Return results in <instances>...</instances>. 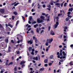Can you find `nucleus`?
Returning a JSON list of instances; mask_svg holds the SVG:
<instances>
[{
	"label": "nucleus",
	"instance_id": "nucleus-1",
	"mask_svg": "<svg viewBox=\"0 0 73 73\" xmlns=\"http://www.w3.org/2000/svg\"><path fill=\"white\" fill-rule=\"evenodd\" d=\"M53 40V38L47 39V40L46 42H48V41L49 43H51Z\"/></svg>",
	"mask_w": 73,
	"mask_h": 73
},
{
	"label": "nucleus",
	"instance_id": "nucleus-2",
	"mask_svg": "<svg viewBox=\"0 0 73 73\" xmlns=\"http://www.w3.org/2000/svg\"><path fill=\"white\" fill-rule=\"evenodd\" d=\"M50 35L53 36L55 35V34L54 33V32L52 30H51L50 32Z\"/></svg>",
	"mask_w": 73,
	"mask_h": 73
},
{
	"label": "nucleus",
	"instance_id": "nucleus-3",
	"mask_svg": "<svg viewBox=\"0 0 73 73\" xmlns=\"http://www.w3.org/2000/svg\"><path fill=\"white\" fill-rule=\"evenodd\" d=\"M37 23H42L43 22V21L42 20H40L38 19H37Z\"/></svg>",
	"mask_w": 73,
	"mask_h": 73
},
{
	"label": "nucleus",
	"instance_id": "nucleus-4",
	"mask_svg": "<svg viewBox=\"0 0 73 73\" xmlns=\"http://www.w3.org/2000/svg\"><path fill=\"white\" fill-rule=\"evenodd\" d=\"M0 12L2 14L4 13L5 12V10L4 9H0Z\"/></svg>",
	"mask_w": 73,
	"mask_h": 73
},
{
	"label": "nucleus",
	"instance_id": "nucleus-5",
	"mask_svg": "<svg viewBox=\"0 0 73 73\" xmlns=\"http://www.w3.org/2000/svg\"><path fill=\"white\" fill-rule=\"evenodd\" d=\"M33 39L34 40H35V42L36 43H37V42H38V40L35 37V36H33Z\"/></svg>",
	"mask_w": 73,
	"mask_h": 73
},
{
	"label": "nucleus",
	"instance_id": "nucleus-6",
	"mask_svg": "<svg viewBox=\"0 0 73 73\" xmlns=\"http://www.w3.org/2000/svg\"><path fill=\"white\" fill-rule=\"evenodd\" d=\"M40 18H41V20L43 21L45 20V17L43 16H41Z\"/></svg>",
	"mask_w": 73,
	"mask_h": 73
},
{
	"label": "nucleus",
	"instance_id": "nucleus-7",
	"mask_svg": "<svg viewBox=\"0 0 73 73\" xmlns=\"http://www.w3.org/2000/svg\"><path fill=\"white\" fill-rule=\"evenodd\" d=\"M50 45H49L48 47H46V51L48 52V50H49V49L50 48Z\"/></svg>",
	"mask_w": 73,
	"mask_h": 73
},
{
	"label": "nucleus",
	"instance_id": "nucleus-8",
	"mask_svg": "<svg viewBox=\"0 0 73 73\" xmlns=\"http://www.w3.org/2000/svg\"><path fill=\"white\" fill-rule=\"evenodd\" d=\"M50 15H49V17H46V21H50Z\"/></svg>",
	"mask_w": 73,
	"mask_h": 73
},
{
	"label": "nucleus",
	"instance_id": "nucleus-9",
	"mask_svg": "<svg viewBox=\"0 0 73 73\" xmlns=\"http://www.w3.org/2000/svg\"><path fill=\"white\" fill-rule=\"evenodd\" d=\"M56 5H58L57 7H60V3H57L55 4Z\"/></svg>",
	"mask_w": 73,
	"mask_h": 73
},
{
	"label": "nucleus",
	"instance_id": "nucleus-10",
	"mask_svg": "<svg viewBox=\"0 0 73 73\" xmlns=\"http://www.w3.org/2000/svg\"><path fill=\"white\" fill-rule=\"evenodd\" d=\"M33 59L35 60H38V57L37 56H36V58L35 57H33Z\"/></svg>",
	"mask_w": 73,
	"mask_h": 73
},
{
	"label": "nucleus",
	"instance_id": "nucleus-11",
	"mask_svg": "<svg viewBox=\"0 0 73 73\" xmlns=\"http://www.w3.org/2000/svg\"><path fill=\"white\" fill-rule=\"evenodd\" d=\"M28 44L30 43L31 44H32L33 43V42L32 41V40H30L28 41Z\"/></svg>",
	"mask_w": 73,
	"mask_h": 73
},
{
	"label": "nucleus",
	"instance_id": "nucleus-12",
	"mask_svg": "<svg viewBox=\"0 0 73 73\" xmlns=\"http://www.w3.org/2000/svg\"><path fill=\"white\" fill-rule=\"evenodd\" d=\"M32 49V47H30L28 49L29 52H31Z\"/></svg>",
	"mask_w": 73,
	"mask_h": 73
},
{
	"label": "nucleus",
	"instance_id": "nucleus-13",
	"mask_svg": "<svg viewBox=\"0 0 73 73\" xmlns=\"http://www.w3.org/2000/svg\"><path fill=\"white\" fill-rule=\"evenodd\" d=\"M25 62L23 60L20 63V65H22L23 64H25Z\"/></svg>",
	"mask_w": 73,
	"mask_h": 73
},
{
	"label": "nucleus",
	"instance_id": "nucleus-14",
	"mask_svg": "<svg viewBox=\"0 0 73 73\" xmlns=\"http://www.w3.org/2000/svg\"><path fill=\"white\" fill-rule=\"evenodd\" d=\"M32 19V16H30L29 18V21H31Z\"/></svg>",
	"mask_w": 73,
	"mask_h": 73
},
{
	"label": "nucleus",
	"instance_id": "nucleus-15",
	"mask_svg": "<svg viewBox=\"0 0 73 73\" xmlns=\"http://www.w3.org/2000/svg\"><path fill=\"white\" fill-rule=\"evenodd\" d=\"M11 47H10V46H9L8 51L9 52L11 51Z\"/></svg>",
	"mask_w": 73,
	"mask_h": 73
},
{
	"label": "nucleus",
	"instance_id": "nucleus-16",
	"mask_svg": "<svg viewBox=\"0 0 73 73\" xmlns=\"http://www.w3.org/2000/svg\"><path fill=\"white\" fill-rule=\"evenodd\" d=\"M44 70V68H42L40 69L39 70V71H42Z\"/></svg>",
	"mask_w": 73,
	"mask_h": 73
},
{
	"label": "nucleus",
	"instance_id": "nucleus-17",
	"mask_svg": "<svg viewBox=\"0 0 73 73\" xmlns=\"http://www.w3.org/2000/svg\"><path fill=\"white\" fill-rule=\"evenodd\" d=\"M73 10V9L72 8H71L70 9H69L68 11H71V12H72Z\"/></svg>",
	"mask_w": 73,
	"mask_h": 73
},
{
	"label": "nucleus",
	"instance_id": "nucleus-18",
	"mask_svg": "<svg viewBox=\"0 0 73 73\" xmlns=\"http://www.w3.org/2000/svg\"><path fill=\"white\" fill-rule=\"evenodd\" d=\"M37 27H38V25L37 24L34 25V27L35 28H36Z\"/></svg>",
	"mask_w": 73,
	"mask_h": 73
},
{
	"label": "nucleus",
	"instance_id": "nucleus-19",
	"mask_svg": "<svg viewBox=\"0 0 73 73\" xmlns=\"http://www.w3.org/2000/svg\"><path fill=\"white\" fill-rule=\"evenodd\" d=\"M56 22H58L59 21V18L58 17H56Z\"/></svg>",
	"mask_w": 73,
	"mask_h": 73
},
{
	"label": "nucleus",
	"instance_id": "nucleus-20",
	"mask_svg": "<svg viewBox=\"0 0 73 73\" xmlns=\"http://www.w3.org/2000/svg\"><path fill=\"white\" fill-rule=\"evenodd\" d=\"M13 13L15 15H17V12L15 11L13 12Z\"/></svg>",
	"mask_w": 73,
	"mask_h": 73
},
{
	"label": "nucleus",
	"instance_id": "nucleus-21",
	"mask_svg": "<svg viewBox=\"0 0 73 73\" xmlns=\"http://www.w3.org/2000/svg\"><path fill=\"white\" fill-rule=\"evenodd\" d=\"M19 23V21H17V23L16 24V26H17L18 25Z\"/></svg>",
	"mask_w": 73,
	"mask_h": 73
},
{
	"label": "nucleus",
	"instance_id": "nucleus-22",
	"mask_svg": "<svg viewBox=\"0 0 73 73\" xmlns=\"http://www.w3.org/2000/svg\"><path fill=\"white\" fill-rule=\"evenodd\" d=\"M36 32L37 33H39V29L38 28H37L36 29Z\"/></svg>",
	"mask_w": 73,
	"mask_h": 73
},
{
	"label": "nucleus",
	"instance_id": "nucleus-23",
	"mask_svg": "<svg viewBox=\"0 0 73 73\" xmlns=\"http://www.w3.org/2000/svg\"><path fill=\"white\" fill-rule=\"evenodd\" d=\"M65 2V1L63 2L61 4V6L62 7H63V3Z\"/></svg>",
	"mask_w": 73,
	"mask_h": 73
},
{
	"label": "nucleus",
	"instance_id": "nucleus-24",
	"mask_svg": "<svg viewBox=\"0 0 73 73\" xmlns=\"http://www.w3.org/2000/svg\"><path fill=\"white\" fill-rule=\"evenodd\" d=\"M69 17H67L66 18V21H69Z\"/></svg>",
	"mask_w": 73,
	"mask_h": 73
},
{
	"label": "nucleus",
	"instance_id": "nucleus-25",
	"mask_svg": "<svg viewBox=\"0 0 73 73\" xmlns=\"http://www.w3.org/2000/svg\"><path fill=\"white\" fill-rule=\"evenodd\" d=\"M62 13H60L59 14H58V17L62 16Z\"/></svg>",
	"mask_w": 73,
	"mask_h": 73
},
{
	"label": "nucleus",
	"instance_id": "nucleus-26",
	"mask_svg": "<svg viewBox=\"0 0 73 73\" xmlns=\"http://www.w3.org/2000/svg\"><path fill=\"white\" fill-rule=\"evenodd\" d=\"M17 67H15L14 68V70L15 71V72H16L17 71Z\"/></svg>",
	"mask_w": 73,
	"mask_h": 73
},
{
	"label": "nucleus",
	"instance_id": "nucleus-27",
	"mask_svg": "<svg viewBox=\"0 0 73 73\" xmlns=\"http://www.w3.org/2000/svg\"><path fill=\"white\" fill-rule=\"evenodd\" d=\"M5 42L7 43H8V39H5Z\"/></svg>",
	"mask_w": 73,
	"mask_h": 73
},
{
	"label": "nucleus",
	"instance_id": "nucleus-28",
	"mask_svg": "<svg viewBox=\"0 0 73 73\" xmlns=\"http://www.w3.org/2000/svg\"><path fill=\"white\" fill-rule=\"evenodd\" d=\"M37 7L38 6V9H40V4H39V3H38V5L37 6Z\"/></svg>",
	"mask_w": 73,
	"mask_h": 73
},
{
	"label": "nucleus",
	"instance_id": "nucleus-29",
	"mask_svg": "<svg viewBox=\"0 0 73 73\" xmlns=\"http://www.w3.org/2000/svg\"><path fill=\"white\" fill-rule=\"evenodd\" d=\"M13 63V62H11L9 63L8 64V66H9L10 65H12Z\"/></svg>",
	"mask_w": 73,
	"mask_h": 73
},
{
	"label": "nucleus",
	"instance_id": "nucleus-30",
	"mask_svg": "<svg viewBox=\"0 0 73 73\" xmlns=\"http://www.w3.org/2000/svg\"><path fill=\"white\" fill-rule=\"evenodd\" d=\"M53 56L52 55H51L50 57V59H52Z\"/></svg>",
	"mask_w": 73,
	"mask_h": 73
},
{
	"label": "nucleus",
	"instance_id": "nucleus-31",
	"mask_svg": "<svg viewBox=\"0 0 73 73\" xmlns=\"http://www.w3.org/2000/svg\"><path fill=\"white\" fill-rule=\"evenodd\" d=\"M19 4V3H16V4H15L14 5V6H16L17 5Z\"/></svg>",
	"mask_w": 73,
	"mask_h": 73
},
{
	"label": "nucleus",
	"instance_id": "nucleus-32",
	"mask_svg": "<svg viewBox=\"0 0 73 73\" xmlns=\"http://www.w3.org/2000/svg\"><path fill=\"white\" fill-rule=\"evenodd\" d=\"M55 25H59V23L58 22H56V24Z\"/></svg>",
	"mask_w": 73,
	"mask_h": 73
},
{
	"label": "nucleus",
	"instance_id": "nucleus-33",
	"mask_svg": "<svg viewBox=\"0 0 73 73\" xmlns=\"http://www.w3.org/2000/svg\"><path fill=\"white\" fill-rule=\"evenodd\" d=\"M36 21H33L32 22V24H36Z\"/></svg>",
	"mask_w": 73,
	"mask_h": 73
},
{
	"label": "nucleus",
	"instance_id": "nucleus-34",
	"mask_svg": "<svg viewBox=\"0 0 73 73\" xmlns=\"http://www.w3.org/2000/svg\"><path fill=\"white\" fill-rule=\"evenodd\" d=\"M31 27V26L30 25H29L28 27H27V29H26L27 30H28V28H30Z\"/></svg>",
	"mask_w": 73,
	"mask_h": 73
},
{
	"label": "nucleus",
	"instance_id": "nucleus-35",
	"mask_svg": "<svg viewBox=\"0 0 73 73\" xmlns=\"http://www.w3.org/2000/svg\"><path fill=\"white\" fill-rule=\"evenodd\" d=\"M22 19H23V21H25V18L23 16H22Z\"/></svg>",
	"mask_w": 73,
	"mask_h": 73
},
{
	"label": "nucleus",
	"instance_id": "nucleus-36",
	"mask_svg": "<svg viewBox=\"0 0 73 73\" xmlns=\"http://www.w3.org/2000/svg\"><path fill=\"white\" fill-rule=\"evenodd\" d=\"M15 19V17L14 16H12V19L13 20H14Z\"/></svg>",
	"mask_w": 73,
	"mask_h": 73
},
{
	"label": "nucleus",
	"instance_id": "nucleus-37",
	"mask_svg": "<svg viewBox=\"0 0 73 73\" xmlns=\"http://www.w3.org/2000/svg\"><path fill=\"white\" fill-rule=\"evenodd\" d=\"M52 64L51 63H49L48 64L50 66H51Z\"/></svg>",
	"mask_w": 73,
	"mask_h": 73
},
{
	"label": "nucleus",
	"instance_id": "nucleus-38",
	"mask_svg": "<svg viewBox=\"0 0 73 73\" xmlns=\"http://www.w3.org/2000/svg\"><path fill=\"white\" fill-rule=\"evenodd\" d=\"M63 35H61V36H59V38H62V36Z\"/></svg>",
	"mask_w": 73,
	"mask_h": 73
},
{
	"label": "nucleus",
	"instance_id": "nucleus-39",
	"mask_svg": "<svg viewBox=\"0 0 73 73\" xmlns=\"http://www.w3.org/2000/svg\"><path fill=\"white\" fill-rule=\"evenodd\" d=\"M58 26V25H55V28H57Z\"/></svg>",
	"mask_w": 73,
	"mask_h": 73
},
{
	"label": "nucleus",
	"instance_id": "nucleus-40",
	"mask_svg": "<svg viewBox=\"0 0 73 73\" xmlns=\"http://www.w3.org/2000/svg\"><path fill=\"white\" fill-rule=\"evenodd\" d=\"M68 28L67 27H64V29L66 30Z\"/></svg>",
	"mask_w": 73,
	"mask_h": 73
},
{
	"label": "nucleus",
	"instance_id": "nucleus-41",
	"mask_svg": "<svg viewBox=\"0 0 73 73\" xmlns=\"http://www.w3.org/2000/svg\"><path fill=\"white\" fill-rule=\"evenodd\" d=\"M67 5V3H64V7H66V5Z\"/></svg>",
	"mask_w": 73,
	"mask_h": 73
},
{
	"label": "nucleus",
	"instance_id": "nucleus-42",
	"mask_svg": "<svg viewBox=\"0 0 73 73\" xmlns=\"http://www.w3.org/2000/svg\"><path fill=\"white\" fill-rule=\"evenodd\" d=\"M20 53V52H19V51H18L17 52V54H19V53Z\"/></svg>",
	"mask_w": 73,
	"mask_h": 73
},
{
	"label": "nucleus",
	"instance_id": "nucleus-43",
	"mask_svg": "<svg viewBox=\"0 0 73 73\" xmlns=\"http://www.w3.org/2000/svg\"><path fill=\"white\" fill-rule=\"evenodd\" d=\"M71 13V12H68V14L69 15H70V14Z\"/></svg>",
	"mask_w": 73,
	"mask_h": 73
},
{
	"label": "nucleus",
	"instance_id": "nucleus-44",
	"mask_svg": "<svg viewBox=\"0 0 73 73\" xmlns=\"http://www.w3.org/2000/svg\"><path fill=\"white\" fill-rule=\"evenodd\" d=\"M46 9H47L48 10H49V11H50V8H47Z\"/></svg>",
	"mask_w": 73,
	"mask_h": 73
},
{
	"label": "nucleus",
	"instance_id": "nucleus-45",
	"mask_svg": "<svg viewBox=\"0 0 73 73\" xmlns=\"http://www.w3.org/2000/svg\"><path fill=\"white\" fill-rule=\"evenodd\" d=\"M62 53L61 52H60V55L61 56H62Z\"/></svg>",
	"mask_w": 73,
	"mask_h": 73
},
{
	"label": "nucleus",
	"instance_id": "nucleus-46",
	"mask_svg": "<svg viewBox=\"0 0 73 73\" xmlns=\"http://www.w3.org/2000/svg\"><path fill=\"white\" fill-rule=\"evenodd\" d=\"M3 26L0 24V28H3Z\"/></svg>",
	"mask_w": 73,
	"mask_h": 73
},
{
	"label": "nucleus",
	"instance_id": "nucleus-47",
	"mask_svg": "<svg viewBox=\"0 0 73 73\" xmlns=\"http://www.w3.org/2000/svg\"><path fill=\"white\" fill-rule=\"evenodd\" d=\"M48 7L49 8H51V6L50 5H48Z\"/></svg>",
	"mask_w": 73,
	"mask_h": 73
},
{
	"label": "nucleus",
	"instance_id": "nucleus-48",
	"mask_svg": "<svg viewBox=\"0 0 73 73\" xmlns=\"http://www.w3.org/2000/svg\"><path fill=\"white\" fill-rule=\"evenodd\" d=\"M11 42H12V43H14L15 42H14L13 40H11Z\"/></svg>",
	"mask_w": 73,
	"mask_h": 73
},
{
	"label": "nucleus",
	"instance_id": "nucleus-49",
	"mask_svg": "<svg viewBox=\"0 0 73 73\" xmlns=\"http://www.w3.org/2000/svg\"><path fill=\"white\" fill-rule=\"evenodd\" d=\"M48 43H49V42H46V46H48Z\"/></svg>",
	"mask_w": 73,
	"mask_h": 73
},
{
	"label": "nucleus",
	"instance_id": "nucleus-50",
	"mask_svg": "<svg viewBox=\"0 0 73 73\" xmlns=\"http://www.w3.org/2000/svg\"><path fill=\"white\" fill-rule=\"evenodd\" d=\"M50 26H49L48 27V31H50Z\"/></svg>",
	"mask_w": 73,
	"mask_h": 73
},
{
	"label": "nucleus",
	"instance_id": "nucleus-51",
	"mask_svg": "<svg viewBox=\"0 0 73 73\" xmlns=\"http://www.w3.org/2000/svg\"><path fill=\"white\" fill-rule=\"evenodd\" d=\"M68 17H70V18H71L72 17V16H70L69 15H68Z\"/></svg>",
	"mask_w": 73,
	"mask_h": 73
},
{
	"label": "nucleus",
	"instance_id": "nucleus-52",
	"mask_svg": "<svg viewBox=\"0 0 73 73\" xmlns=\"http://www.w3.org/2000/svg\"><path fill=\"white\" fill-rule=\"evenodd\" d=\"M31 54L32 55H34V52H31Z\"/></svg>",
	"mask_w": 73,
	"mask_h": 73
},
{
	"label": "nucleus",
	"instance_id": "nucleus-53",
	"mask_svg": "<svg viewBox=\"0 0 73 73\" xmlns=\"http://www.w3.org/2000/svg\"><path fill=\"white\" fill-rule=\"evenodd\" d=\"M50 4L51 5H53V3H50Z\"/></svg>",
	"mask_w": 73,
	"mask_h": 73
},
{
	"label": "nucleus",
	"instance_id": "nucleus-54",
	"mask_svg": "<svg viewBox=\"0 0 73 73\" xmlns=\"http://www.w3.org/2000/svg\"><path fill=\"white\" fill-rule=\"evenodd\" d=\"M70 64L72 65V62H70Z\"/></svg>",
	"mask_w": 73,
	"mask_h": 73
},
{
	"label": "nucleus",
	"instance_id": "nucleus-55",
	"mask_svg": "<svg viewBox=\"0 0 73 73\" xmlns=\"http://www.w3.org/2000/svg\"><path fill=\"white\" fill-rule=\"evenodd\" d=\"M25 66V65L24 64H23L22 66V68H23Z\"/></svg>",
	"mask_w": 73,
	"mask_h": 73
},
{
	"label": "nucleus",
	"instance_id": "nucleus-56",
	"mask_svg": "<svg viewBox=\"0 0 73 73\" xmlns=\"http://www.w3.org/2000/svg\"><path fill=\"white\" fill-rule=\"evenodd\" d=\"M34 3H33L32 5V7H33L34 5Z\"/></svg>",
	"mask_w": 73,
	"mask_h": 73
},
{
	"label": "nucleus",
	"instance_id": "nucleus-57",
	"mask_svg": "<svg viewBox=\"0 0 73 73\" xmlns=\"http://www.w3.org/2000/svg\"><path fill=\"white\" fill-rule=\"evenodd\" d=\"M45 15V14L44 13H42V15L44 16Z\"/></svg>",
	"mask_w": 73,
	"mask_h": 73
},
{
	"label": "nucleus",
	"instance_id": "nucleus-58",
	"mask_svg": "<svg viewBox=\"0 0 73 73\" xmlns=\"http://www.w3.org/2000/svg\"><path fill=\"white\" fill-rule=\"evenodd\" d=\"M31 0H29V1H28L29 2L31 3Z\"/></svg>",
	"mask_w": 73,
	"mask_h": 73
},
{
	"label": "nucleus",
	"instance_id": "nucleus-59",
	"mask_svg": "<svg viewBox=\"0 0 73 73\" xmlns=\"http://www.w3.org/2000/svg\"><path fill=\"white\" fill-rule=\"evenodd\" d=\"M28 23L29 24H31V23L30 22V21H28Z\"/></svg>",
	"mask_w": 73,
	"mask_h": 73
},
{
	"label": "nucleus",
	"instance_id": "nucleus-60",
	"mask_svg": "<svg viewBox=\"0 0 73 73\" xmlns=\"http://www.w3.org/2000/svg\"><path fill=\"white\" fill-rule=\"evenodd\" d=\"M63 60H60V62H63Z\"/></svg>",
	"mask_w": 73,
	"mask_h": 73
},
{
	"label": "nucleus",
	"instance_id": "nucleus-61",
	"mask_svg": "<svg viewBox=\"0 0 73 73\" xmlns=\"http://www.w3.org/2000/svg\"><path fill=\"white\" fill-rule=\"evenodd\" d=\"M62 47V45H60L59 46V48H61Z\"/></svg>",
	"mask_w": 73,
	"mask_h": 73
},
{
	"label": "nucleus",
	"instance_id": "nucleus-62",
	"mask_svg": "<svg viewBox=\"0 0 73 73\" xmlns=\"http://www.w3.org/2000/svg\"><path fill=\"white\" fill-rule=\"evenodd\" d=\"M32 51L33 52H34L35 51V49L34 48H33L32 50Z\"/></svg>",
	"mask_w": 73,
	"mask_h": 73
},
{
	"label": "nucleus",
	"instance_id": "nucleus-63",
	"mask_svg": "<svg viewBox=\"0 0 73 73\" xmlns=\"http://www.w3.org/2000/svg\"><path fill=\"white\" fill-rule=\"evenodd\" d=\"M70 47H73V44H71L70 46Z\"/></svg>",
	"mask_w": 73,
	"mask_h": 73
},
{
	"label": "nucleus",
	"instance_id": "nucleus-64",
	"mask_svg": "<svg viewBox=\"0 0 73 73\" xmlns=\"http://www.w3.org/2000/svg\"><path fill=\"white\" fill-rule=\"evenodd\" d=\"M11 59H12V60H13L14 59V56H13L12 57H11Z\"/></svg>",
	"mask_w": 73,
	"mask_h": 73
}]
</instances>
